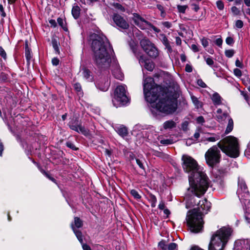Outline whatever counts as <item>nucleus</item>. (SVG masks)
Returning <instances> with one entry per match:
<instances>
[{"label":"nucleus","mask_w":250,"mask_h":250,"mask_svg":"<svg viewBox=\"0 0 250 250\" xmlns=\"http://www.w3.org/2000/svg\"><path fill=\"white\" fill-rule=\"evenodd\" d=\"M132 20L134 23L140 29L142 30L149 29V25H150V23L146 21L138 14H133Z\"/></svg>","instance_id":"9"},{"label":"nucleus","mask_w":250,"mask_h":250,"mask_svg":"<svg viewBox=\"0 0 250 250\" xmlns=\"http://www.w3.org/2000/svg\"><path fill=\"white\" fill-rule=\"evenodd\" d=\"M160 39L163 44L165 46L167 50L169 53H171L172 51V47H171L169 42L168 41L166 36L164 34H161L160 35Z\"/></svg>","instance_id":"18"},{"label":"nucleus","mask_w":250,"mask_h":250,"mask_svg":"<svg viewBox=\"0 0 250 250\" xmlns=\"http://www.w3.org/2000/svg\"><path fill=\"white\" fill-rule=\"evenodd\" d=\"M80 8L78 5L73 6L72 9V14L75 19H78L80 16Z\"/></svg>","instance_id":"25"},{"label":"nucleus","mask_w":250,"mask_h":250,"mask_svg":"<svg viewBox=\"0 0 250 250\" xmlns=\"http://www.w3.org/2000/svg\"><path fill=\"white\" fill-rule=\"evenodd\" d=\"M225 54L228 58H231L234 54V51L233 49L226 50L225 51Z\"/></svg>","instance_id":"37"},{"label":"nucleus","mask_w":250,"mask_h":250,"mask_svg":"<svg viewBox=\"0 0 250 250\" xmlns=\"http://www.w3.org/2000/svg\"><path fill=\"white\" fill-rule=\"evenodd\" d=\"M156 6L159 10L161 11V16H162L165 13V10L163 6L161 4H157Z\"/></svg>","instance_id":"54"},{"label":"nucleus","mask_w":250,"mask_h":250,"mask_svg":"<svg viewBox=\"0 0 250 250\" xmlns=\"http://www.w3.org/2000/svg\"><path fill=\"white\" fill-rule=\"evenodd\" d=\"M190 98L192 103L193 104L195 107L197 109L201 108L203 107V103L199 101L198 98L194 96L192 94L190 93Z\"/></svg>","instance_id":"21"},{"label":"nucleus","mask_w":250,"mask_h":250,"mask_svg":"<svg viewBox=\"0 0 250 250\" xmlns=\"http://www.w3.org/2000/svg\"><path fill=\"white\" fill-rule=\"evenodd\" d=\"M83 226V221L78 217L74 218V226L76 228H80Z\"/></svg>","instance_id":"32"},{"label":"nucleus","mask_w":250,"mask_h":250,"mask_svg":"<svg viewBox=\"0 0 250 250\" xmlns=\"http://www.w3.org/2000/svg\"><path fill=\"white\" fill-rule=\"evenodd\" d=\"M238 188L237 194L239 200L242 202L243 200H246L249 195V192L245 181L242 179H238Z\"/></svg>","instance_id":"8"},{"label":"nucleus","mask_w":250,"mask_h":250,"mask_svg":"<svg viewBox=\"0 0 250 250\" xmlns=\"http://www.w3.org/2000/svg\"><path fill=\"white\" fill-rule=\"evenodd\" d=\"M176 126V123L173 120H168L163 124V128L165 130H171Z\"/></svg>","instance_id":"22"},{"label":"nucleus","mask_w":250,"mask_h":250,"mask_svg":"<svg viewBox=\"0 0 250 250\" xmlns=\"http://www.w3.org/2000/svg\"><path fill=\"white\" fill-rule=\"evenodd\" d=\"M201 43L202 45L204 46V47H206L208 45V42L207 39H206L205 38H202L201 40Z\"/></svg>","instance_id":"47"},{"label":"nucleus","mask_w":250,"mask_h":250,"mask_svg":"<svg viewBox=\"0 0 250 250\" xmlns=\"http://www.w3.org/2000/svg\"><path fill=\"white\" fill-rule=\"evenodd\" d=\"M197 83L198 85L201 87L205 88L207 87L206 84L203 81L202 79H198L197 80Z\"/></svg>","instance_id":"48"},{"label":"nucleus","mask_w":250,"mask_h":250,"mask_svg":"<svg viewBox=\"0 0 250 250\" xmlns=\"http://www.w3.org/2000/svg\"><path fill=\"white\" fill-rule=\"evenodd\" d=\"M83 75L84 78L88 81V82H92L93 80V77L91 75V72L86 69H85L83 70Z\"/></svg>","instance_id":"27"},{"label":"nucleus","mask_w":250,"mask_h":250,"mask_svg":"<svg viewBox=\"0 0 250 250\" xmlns=\"http://www.w3.org/2000/svg\"><path fill=\"white\" fill-rule=\"evenodd\" d=\"M130 194L136 200H139L141 198V196L139 194L138 192L135 189L130 190Z\"/></svg>","instance_id":"34"},{"label":"nucleus","mask_w":250,"mask_h":250,"mask_svg":"<svg viewBox=\"0 0 250 250\" xmlns=\"http://www.w3.org/2000/svg\"><path fill=\"white\" fill-rule=\"evenodd\" d=\"M41 171L46 177H47L48 179H49L50 180H51L53 182H54L55 181V180L53 178H52L44 170H41Z\"/></svg>","instance_id":"53"},{"label":"nucleus","mask_w":250,"mask_h":250,"mask_svg":"<svg viewBox=\"0 0 250 250\" xmlns=\"http://www.w3.org/2000/svg\"><path fill=\"white\" fill-rule=\"evenodd\" d=\"M143 89L146 100L153 108L167 114L175 111L177 106L176 95L166 92L162 86L155 84L152 78L144 77Z\"/></svg>","instance_id":"3"},{"label":"nucleus","mask_w":250,"mask_h":250,"mask_svg":"<svg viewBox=\"0 0 250 250\" xmlns=\"http://www.w3.org/2000/svg\"><path fill=\"white\" fill-rule=\"evenodd\" d=\"M208 135H210V136H207L205 138V141H207L208 142H214L216 141L219 140L220 139V136L219 134H210L208 133Z\"/></svg>","instance_id":"23"},{"label":"nucleus","mask_w":250,"mask_h":250,"mask_svg":"<svg viewBox=\"0 0 250 250\" xmlns=\"http://www.w3.org/2000/svg\"><path fill=\"white\" fill-rule=\"evenodd\" d=\"M140 44L145 52L150 57L156 58L158 55L157 48L148 39H143L140 42Z\"/></svg>","instance_id":"7"},{"label":"nucleus","mask_w":250,"mask_h":250,"mask_svg":"<svg viewBox=\"0 0 250 250\" xmlns=\"http://www.w3.org/2000/svg\"><path fill=\"white\" fill-rule=\"evenodd\" d=\"M226 43L229 45H232L234 43V40L232 38L228 37L226 40Z\"/></svg>","instance_id":"44"},{"label":"nucleus","mask_w":250,"mask_h":250,"mask_svg":"<svg viewBox=\"0 0 250 250\" xmlns=\"http://www.w3.org/2000/svg\"><path fill=\"white\" fill-rule=\"evenodd\" d=\"M232 233V229L229 227H223L218 229L212 235L208 250H223Z\"/></svg>","instance_id":"5"},{"label":"nucleus","mask_w":250,"mask_h":250,"mask_svg":"<svg viewBox=\"0 0 250 250\" xmlns=\"http://www.w3.org/2000/svg\"><path fill=\"white\" fill-rule=\"evenodd\" d=\"M177 245L175 243H171L167 246V249L168 250H177Z\"/></svg>","instance_id":"38"},{"label":"nucleus","mask_w":250,"mask_h":250,"mask_svg":"<svg viewBox=\"0 0 250 250\" xmlns=\"http://www.w3.org/2000/svg\"><path fill=\"white\" fill-rule=\"evenodd\" d=\"M82 245V248L83 250H91L90 247L85 244H81Z\"/></svg>","instance_id":"63"},{"label":"nucleus","mask_w":250,"mask_h":250,"mask_svg":"<svg viewBox=\"0 0 250 250\" xmlns=\"http://www.w3.org/2000/svg\"><path fill=\"white\" fill-rule=\"evenodd\" d=\"M233 128V122L231 118H229V119L228 124L227 126L225 133L226 134L229 133L230 132Z\"/></svg>","instance_id":"29"},{"label":"nucleus","mask_w":250,"mask_h":250,"mask_svg":"<svg viewBox=\"0 0 250 250\" xmlns=\"http://www.w3.org/2000/svg\"><path fill=\"white\" fill-rule=\"evenodd\" d=\"M155 136H156V138H154L153 139H151V137L150 135L148 136V137L149 138V139L150 140H152L154 142V143H156L158 141H160L161 144L164 145H168L173 144V141L171 139H161V137L160 136H157L156 134H155Z\"/></svg>","instance_id":"16"},{"label":"nucleus","mask_w":250,"mask_h":250,"mask_svg":"<svg viewBox=\"0 0 250 250\" xmlns=\"http://www.w3.org/2000/svg\"><path fill=\"white\" fill-rule=\"evenodd\" d=\"M222 43L223 40L221 38H218L215 41V43L219 47L222 46Z\"/></svg>","instance_id":"51"},{"label":"nucleus","mask_w":250,"mask_h":250,"mask_svg":"<svg viewBox=\"0 0 250 250\" xmlns=\"http://www.w3.org/2000/svg\"><path fill=\"white\" fill-rule=\"evenodd\" d=\"M183 167L185 172L189 173V187L186 195V208L197 206V207L188 211L187 222L190 231L198 233L203 227L202 216L207 214L211 207V203L207 199L197 201L200 196L204 194L208 188V179L199 167L196 161L188 155H183Z\"/></svg>","instance_id":"1"},{"label":"nucleus","mask_w":250,"mask_h":250,"mask_svg":"<svg viewBox=\"0 0 250 250\" xmlns=\"http://www.w3.org/2000/svg\"><path fill=\"white\" fill-rule=\"evenodd\" d=\"M25 56L27 60V63H30V61L32 58L31 50L28 48L27 44H26L25 47Z\"/></svg>","instance_id":"26"},{"label":"nucleus","mask_w":250,"mask_h":250,"mask_svg":"<svg viewBox=\"0 0 250 250\" xmlns=\"http://www.w3.org/2000/svg\"><path fill=\"white\" fill-rule=\"evenodd\" d=\"M110 81L107 79H102L96 82V86L101 91H106L110 85Z\"/></svg>","instance_id":"15"},{"label":"nucleus","mask_w":250,"mask_h":250,"mask_svg":"<svg viewBox=\"0 0 250 250\" xmlns=\"http://www.w3.org/2000/svg\"><path fill=\"white\" fill-rule=\"evenodd\" d=\"M162 24L167 27V28H169L171 27V24L168 21H164L162 22Z\"/></svg>","instance_id":"64"},{"label":"nucleus","mask_w":250,"mask_h":250,"mask_svg":"<svg viewBox=\"0 0 250 250\" xmlns=\"http://www.w3.org/2000/svg\"><path fill=\"white\" fill-rule=\"evenodd\" d=\"M134 53L138 58L139 63L142 67H144L150 71L153 70L154 65L150 60L146 58V57L137 54L136 52H134Z\"/></svg>","instance_id":"10"},{"label":"nucleus","mask_w":250,"mask_h":250,"mask_svg":"<svg viewBox=\"0 0 250 250\" xmlns=\"http://www.w3.org/2000/svg\"><path fill=\"white\" fill-rule=\"evenodd\" d=\"M57 22L59 25H60L64 30H67V28L64 25V21L61 18H58Z\"/></svg>","instance_id":"40"},{"label":"nucleus","mask_w":250,"mask_h":250,"mask_svg":"<svg viewBox=\"0 0 250 250\" xmlns=\"http://www.w3.org/2000/svg\"><path fill=\"white\" fill-rule=\"evenodd\" d=\"M204 59L208 65L211 67H213L214 62L212 58L209 55L205 56H204Z\"/></svg>","instance_id":"30"},{"label":"nucleus","mask_w":250,"mask_h":250,"mask_svg":"<svg viewBox=\"0 0 250 250\" xmlns=\"http://www.w3.org/2000/svg\"><path fill=\"white\" fill-rule=\"evenodd\" d=\"M68 125L71 129L78 133H81L85 136H88L89 134L88 130L85 128L81 125H78L76 122H70Z\"/></svg>","instance_id":"11"},{"label":"nucleus","mask_w":250,"mask_h":250,"mask_svg":"<svg viewBox=\"0 0 250 250\" xmlns=\"http://www.w3.org/2000/svg\"><path fill=\"white\" fill-rule=\"evenodd\" d=\"M52 46L55 51L56 54H60V50H59V43L57 41L56 39H53L52 41Z\"/></svg>","instance_id":"31"},{"label":"nucleus","mask_w":250,"mask_h":250,"mask_svg":"<svg viewBox=\"0 0 250 250\" xmlns=\"http://www.w3.org/2000/svg\"><path fill=\"white\" fill-rule=\"evenodd\" d=\"M66 146L68 147H69L73 150H76L77 149V147L75 146L71 142H67L66 143Z\"/></svg>","instance_id":"42"},{"label":"nucleus","mask_w":250,"mask_h":250,"mask_svg":"<svg viewBox=\"0 0 250 250\" xmlns=\"http://www.w3.org/2000/svg\"><path fill=\"white\" fill-rule=\"evenodd\" d=\"M0 13L2 17H5L6 16V14L4 11V8L2 5L1 4H0Z\"/></svg>","instance_id":"57"},{"label":"nucleus","mask_w":250,"mask_h":250,"mask_svg":"<svg viewBox=\"0 0 250 250\" xmlns=\"http://www.w3.org/2000/svg\"><path fill=\"white\" fill-rule=\"evenodd\" d=\"M149 28H152L153 31H154L156 33H159L160 32V30L154 25H153L152 24L150 23V25H149Z\"/></svg>","instance_id":"60"},{"label":"nucleus","mask_w":250,"mask_h":250,"mask_svg":"<svg viewBox=\"0 0 250 250\" xmlns=\"http://www.w3.org/2000/svg\"><path fill=\"white\" fill-rule=\"evenodd\" d=\"M159 246L163 250H166L167 249V246L163 241L159 243Z\"/></svg>","instance_id":"45"},{"label":"nucleus","mask_w":250,"mask_h":250,"mask_svg":"<svg viewBox=\"0 0 250 250\" xmlns=\"http://www.w3.org/2000/svg\"><path fill=\"white\" fill-rule=\"evenodd\" d=\"M136 161L137 165L139 166V167L141 168L144 169V167L143 163L142 161L138 159H136Z\"/></svg>","instance_id":"55"},{"label":"nucleus","mask_w":250,"mask_h":250,"mask_svg":"<svg viewBox=\"0 0 250 250\" xmlns=\"http://www.w3.org/2000/svg\"><path fill=\"white\" fill-rule=\"evenodd\" d=\"M112 101L113 105L116 107L125 105L129 102L126 86L125 84H122L116 87Z\"/></svg>","instance_id":"6"},{"label":"nucleus","mask_w":250,"mask_h":250,"mask_svg":"<svg viewBox=\"0 0 250 250\" xmlns=\"http://www.w3.org/2000/svg\"><path fill=\"white\" fill-rule=\"evenodd\" d=\"M216 6L220 10H222L224 8V3L221 0H218L216 1Z\"/></svg>","instance_id":"39"},{"label":"nucleus","mask_w":250,"mask_h":250,"mask_svg":"<svg viewBox=\"0 0 250 250\" xmlns=\"http://www.w3.org/2000/svg\"><path fill=\"white\" fill-rule=\"evenodd\" d=\"M114 129L117 133L122 137H125L128 134L127 129L124 125H115Z\"/></svg>","instance_id":"17"},{"label":"nucleus","mask_w":250,"mask_h":250,"mask_svg":"<svg viewBox=\"0 0 250 250\" xmlns=\"http://www.w3.org/2000/svg\"><path fill=\"white\" fill-rule=\"evenodd\" d=\"M228 116V113L227 112H223L221 108H218L217 110L216 117L219 122L225 120Z\"/></svg>","instance_id":"20"},{"label":"nucleus","mask_w":250,"mask_h":250,"mask_svg":"<svg viewBox=\"0 0 250 250\" xmlns=\"http://www.w3.org/2000/svg\"><path fill=\"white\" fill-rule=\"evenodd\" d=\"M234 74L237 77H240L242 76V72L238 68H235L233 70Z\"/></svg>","instance_id":"43"},{"label":"nucleus","mask_w":250,"mask_h":250,"mask_svg":"<svg viewBox=\"0 0 250 250\" xmlns=\"http://www.w3.org/2000/svg\"><path fill=\"white\" fill-rule=\"evenodd\" d=\"M191 48L193 51L194 52H197L199 51V49L198 46L196 44H192L191 46Z\"/></svg>","instance_id":"61"},{"label":"nucleus","mask_w":250,"mask_h":250,"mask_svg":"<svg viewBox=\"0 0 250 250\" xmlns=\"http://www.w3.org/2000/svg\"><path fill=\"white\" fill-rule=\"evenodd\" d=\"M218 147L214 146L205 153L207 164L210 167H213L219 163L221 159L220 149L228 156L237 158L239 155V148L236 138L229 136L223 139L217 144Z\"/></svg>","instance_id":"4"},{"label":"nucleus","mask_w":250,"mask_h":250,"mask_svg":"<svg viewBox=\"0 0 250 250\" xmlns=\"http://www.w3.org/2000/svg\"><path fill=\"white\" fill-rule=\"evenodd\" d=\"M244 25L242 21L238 20L235 21V27L237 28H241L243 27Z\"/></svg>","instance_id":"41"},{"label":"nucleus","mask_w":250,"mask_h":250,"mask_svg":"<svg viewBox=\"0 0 250 250\" xmlns=\"http://www.w3.org/2000/svg\"><path fill=\"white\" fill-rule=\"evenodd\" d=\"M185 70L188 72H191L192 71V68L191 65L187 64L186 66Z\"/></svg>","instance_id":"62"},{"label":"nucleus","mask_w":250,"mask_h":250,"mask_svg":"<svg viewBox=\"0 0 250 250\" xmlns=\"http://www.w3.org/2000/svg\"><path fill=\"white\" fill-rule=\"evenodd\" d=\"M112 19L115 23L119 27L125 29L128 28V23L120 15L114 14L113 16Z\"/></svg>","instance_id":"13"},{"label":"nucleus","mask_w":250,"mask_h":250,"mask_svg":"<svg viewBox=\"0 0 250 250\" xmlns=\"http://www.w3.org/2000/svg\"><path fill=\"white\" fill-rule=\"evenodd\" d=\"M113 6L121 12H124L125 11V8L119 3H114Z\"/></svg>","instance_id":"36"},{"label":"nucleus","mask_w":250,"mask_h":250,"mask_svg":"<svg viewBox=\"0 0 250 250\" xmlns=\"http://www.w3.org/2000/svg\"><path fill=\"white\" fill-rule=\"evenodd\" d=\"M59 60L57 58H54L52 60V63L53 65L57 66L59 63Z\"/></svg>","instance_id":"56"},{"label":"nucleus","mask_w":250,"mask_h":250,"mask_svg":"<svg viewBox=\"0 0 250 250\" xmlns=\"http://www.w3.org/2000/svg\"><path fill=\"white\" fill-rule=\"evenodd\" d=\"M71 228L73 230L74 233H75V235L76 236L77 238H78L79 242L82 244L83 240V235L81 231L78 230L76 229L74 226V224H71Z\"/></svg>","instance_id":"24"},{"label":"nucleus","mask_w":250,"mask_h":250,"mask_svg":"<svg viewBox=\"0 0 250 250\" xmlns=\"http://www.w3.org/2000/svg\"><path fill=\"white\" fill-rule=\"evenodd\" d=\"M74 88L77 92L79 96H83V92L82 91L81 85L79 83H76L74 84Z\"/></svg>","instance_id":"33"},{"label":"nucleus","mask_w":250,"mask_h":250,"mask_svg":"<svg viewBox=\"0 0 250 250\" xmlns=\"http://www.w3.org/2000/svg\"><path fill=\"white\" fill-rule=\"evenodd\" d=\"M211 99L215 106H218L222 104L223 99L217 92H215L212 94Z\"/></svg>","instance_id":"19"},{"label":"nucleus","mask_w":250,"mask_h":250,"mask_svg":"<svg viewBox=\"0 0 250 250\" xmlns=\"http://www.w3.org/2000/svg\"><path fill=\"white\" fill-rule=\"evenodd\" d=\"M235 65L236 66L239 67V68H243V63L238 60L237 59L235 61Z\"/></svg>","instance_id":"58"},{"label":"nucleus","mask_w":250,"mask_h":250,"mask_svg":"<svg viewBox=\"0 0 250 250\" xmlns=\"http://www.w3.org/2000/svg\"><path fill=\"white\" fill-rule=\"evenodd\" d=\"M0 56L4 59H6V54L2 47H0Z\"/></svg>","instance_id":"50"},{"label":"nucleus","mask_w":250,"mask_h":250,"mask_svg":"<svg viewBox=\"0 0 250 250\" xmlns=\"http://www.w3.org/2000/svg\"><path fill=\"white\" fill-rule=\"evenodd\" d=\"M177 9L179 13L184 14L188 8V5H178L177 6Z\"/></svg>","instance_id":"35"},{"label":"nucleus","mask_w":250,"mask_h":250,"mask_svg":"<svg viewBox=\"0 0 250 250\" xmlns=\"http://www.w3.org/2000/svg\"><path fill=\"white\" fill-rule=\"evenodd\" d=\"M195 141L191 138L188 139L186 141V145L188 146H190L191 144L194 143Z\"/></svg>","instance_id":"52"},{"label":"nucleus","mask_w":250,"mask_h":250,"mask_svg":"<svg viewBox=\"0 0 250 250\" xmlns=\"http://www.w3.org/2000/svg\"><path fill=\"white\" fill-rule=\"evenodd\" d=\"M148 200L151 204L152 208H154L156 206L157 198L156 196L152 194H149L147 197Z\"/></svg>","instance_id":"28"},{"label":"nucleus","mask_w":250,"mask_h":250,"mask_svg":"<svg viewBox=\"0 0 250 250\" xmlns=\"http://www.w3.org/2000/svg\"><path fill=\"white\" fill-rule=\"evenodd\" d=\"M234 246L238 250H250V240L249 239H241L236 241Z\"/></svg>","instance_id":"14"},{"label":"nucleus","mask_w":250,"mask_h":250,"mask_svg":"<svg viewBox=\"0 0 250 250\" xmlns=\"http://www.w3.org/2000/svg\"><path fill=\"white\" fill-rule=\"evenodd\" d=\"M196 122L199 124L203 125L205 123V120L203 116H200L196 118Z\"/></svg>","instance_id":"46"},{"label":"nucleus","mask_w":250,"mask_h":250,"mask_svg":"<svg viewBox=\"0 0 250 250\" xmlns=\"http://www.w3.org/2000/svg\"><path fill=\"white\" fill-rule=\"evenodd\" d=\"M224 174L220 170L214 174V178L213 179V185L217 187L218 188H222L224 187Z\"/></svg>","instance_id":"12"},{"label":"nucleus","mask_w":250,"mask_h":250,"mask_svg":"<svg viewBox=\"0 0 250 250\" xmlns=\"http://www.w3.org/2000/svg\"><path fill=\"white\" fill-rule=\"evenodd\" d=\"M232 12L235 15H238L240 13V11L236 6H232L231 8Z\"/></svg>","instance_id":"49"},{"label":"nucleus","mask_w":250,"mask_h":250,"mask_svg":"<svg viewBox=\"0 0 250 250\" xmlns=\"http://www.w3.org/2000/svg\"><path fill=\"white\" fill-rule=\"evenodd\" d=\"M188 122H187V121H185V122H184L182 124V129H183L184 130H187V129H188Z\"/></svg>","instance_id":"59"},{"label":"nucleus","mask_w":250,"mask_h":250,"mask_svg":"<svg viewBox=\"0 0 250 250\" xmlns=\"http://www.w3.org/2000/svg\"><path fill=\"white\" fill-rule=\"evenodd\" d=\"M93 52L94 60L101 71L111 70L113 77L122 81L124 74L115 57L113 49L107 38L103 34H91L89 36Z\"/></svg>","instance_id":"2"}]
</instances>
